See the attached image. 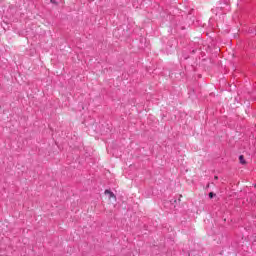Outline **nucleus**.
Instances as JSON below:
<instances>
[{
  "instance_id": "1",
  "label": "nucleus",
  "mask_w": 256,
  "mask_h": 256,
  "mask_svg": "<svg viewBox=\"0 0 256 256\" xmlns=\"http://www.w3.org/2000/svg\"><path fill=\"white\" fill-rule=\"evenodd\" d=\"M104 195H108V199H112L114 202L117 201V196L111 190H105Z\"/></svg>"
},
{
  "instance_id": "2",
  "label": "nucleus",
  "mask_w": 256,
  "mask_h": 256,
  "mask_svg": "<svg viewBox=\"0 0 256 256\" xmlns=\"http://www.w3.org/2000/svg\"><path fill=\"white\" fill-rule=\"evenodd\" d=\"M239 162L241 163V165H247V161H245V156L243 155L239 156Z\"/></svg>"
},
{
  "instance_id": "3",
  "label": "nucleus",
  "mask_w": 256,
  "mask_h": 256,
  "mask_svg": "<svg viewBox=\"0 0 256 256\" xmlns=\"http://www.w3.org/2000/svg\"><path fill=\"white\" fill-rule=\"evenodd\" d=\"M50 3H52L53 5H59V3L57 2V0H50Z\"/></svg>"
},
{
  "instance_id": "4",
  "label": "nucleus",
  "mask_w": 256,
  "mask_h": 256,
  "mask_svg": "<svg viewBox=\"0 0 256 256\" xmlns=\"http://www.w3.org/2000/svg\"><path fill=\"white\" fill-rule=\"evenodd\" d=\"M209 197H210V199H213V197H215V193L210 192V193H209Z\"/></svg>"
},
{
  "instance_id": "5",
  "label": "nucleus",
  "mask_w": 256,
  "mask_h": 256,
  "mask_svg": "<svg viewBox=\"0 0 256 256\" xmlns=\"http://www.w3.org/2000/svg\"><path fill=\"white\" fill-rule=\"evenodd\" d=\"M214 179L217 181V179H219V177H218V176H215Z\"/></svg>"
}]
</instances>
